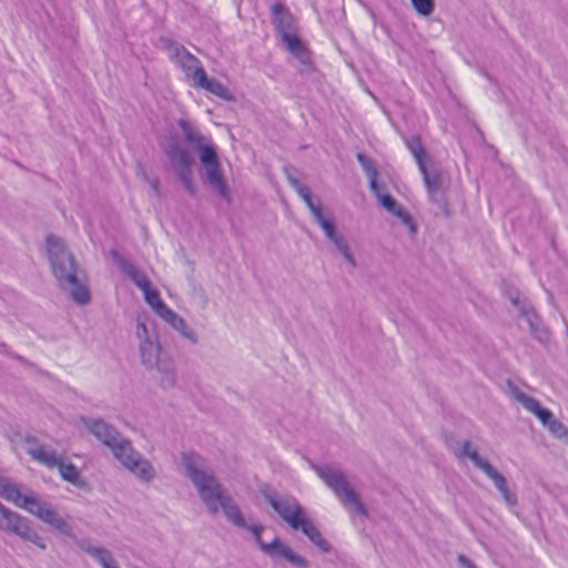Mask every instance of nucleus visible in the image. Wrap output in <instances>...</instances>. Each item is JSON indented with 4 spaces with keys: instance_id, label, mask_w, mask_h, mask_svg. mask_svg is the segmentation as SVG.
<instances>
[{
    "instance_id": "1",
    "label": "nucleus",
    "mask_w": 568,
    "mask_h": 568,
    "mask_svg": "<svg viewBox=\"0 0 568 568\" xmlns=\"http://www.w3.org/2000/svg\"><path fill=\"white\" fill-rule=\"evenodd\" d=\"M182 465L186 477L192 481L201 500L212 515L222 509L234 526L247 527L240 507L233 503L232 497L215 477L214 471L206 466L202 456L195 453H185L182 455Z\"/></svg>"
},
{
    "instance_id": "2",
    "label": "nucleus",
    "mask_w": 568,
    "mask_h": 568,
    "mask_svg": "<svg viewBox=\"0 0 568 568\" xmlns=\"http://www.w3.org/2000/svg\"><path fill=\"white\" fill-rule=\"evenodd\" d=\"M81 422L98 440L111 449L114 458L125 469L134 474L141 481L150 483L154 479L155 469L151 462L143 458L116 428L102 418L81 417Z\"/></svg>"
},
{
    "instance_id": "3",
    "label": "nucleus",
    "mask_w": 568,
    "mask_h": 568,
    "mask_svg": "<svg viewBox=\"0 0 568 568\" xmlns=\"http://www.w3.org/2000/svg\"><path fill=\"white\" fill-rule=\"evenodd\" d=\"M47 251L59 286L69 292L77 304H88L90 292L84 275L78 267L74 257L67 251L64 242L60 237L50 235L47 237Z\"/></svg>"
},
{
    "instance_id": "4",
    "label": "nucleus",
    "mask_w": 568,
    "mask_h": 568,
    "mask_svg": "<svg viewBox=\"0 0 568 568\" xmlns=\"http://www.w3.org/2000/svg\"><path fill=\"white\" fill-rule=\"evenodd\" d=\"M178 125L181 129L186 143L199 151L200 161L205 169L209 185L215 190L221 197L230 202V190L222 174L217 152L214 145L206 143L205 138L199 129L186 119H180L178 121Z\"/></svg>"
},
{
    "instance_id": "5",
    "label": "nucleus",
    "mask_w": 568,
    "mask_h": 568,
    "mask_svg": "<svg viewBox=\"0 0 568 568\" xmlns=\"http://www.w3.org/2000/svg\"><path fill=\"white\" fill-rule=\"evenodd\" d=\"M136 337L142 364L148 369H156L162 388H173L176 384V371L171 356L162 353L155 332H151L144 322L138 321Z\"/></svg>"
},
{
    "instance_id": "6",
    "label": "nucleus",
    "mask_w": 568,
    "mask_h": 568,
    "mask_svg": "<svg viewBox=\"0 0 568 568\" xmlns=\"http://www.w3.org/2000/svg\"><path fill=\"white\" fill-rule=\"evenodd\" d=\"M0 496L38 517L62 535L74 537L70 524L48 501L41 500L34 495H22L18 486L4 477H0Z\"/></svg>"
},
{
    "instance_id": "7",
    "label": "nucleus",
    "mask_w": 568,
    "mask_h": 568,
    "mask_svg": "<svg viewBox=\"0 0 568 568\" xmlns=\"http://www.w3.org/2000/svg\"><path fill=\"white\" fill-rule=\"evenodd\" d=\"M285 175L290 185L304 201L313 219L323 230L326 239L334 245L335 250L345 258V261L355 268L357 265L356 260L349 248L347 240L336 230L334 221L324 215L321 202H315L310 189L302 184L287 169H285Z\"/></svg>"
},
{
    "instance_id": "8",
    "label": "nucleus",
    "mask_w": 568,
    "mask_h": 568,
    "mask_svg": "<svg viewBox=\"0 0 568 568\" xmlns=\"http://www.w3.org/2000/svg\"><path fill=\"white\" fill-rule=\"evenodd\" d=\"M267 501L273 509L285 520L293 529H301L305 536L323 552H328L331 546L322 536L316 526L305 517L304 509L295 499L277 498L273 495L266 496Z\"/></svg>"
},
{
    "instance_id": "9",
    "label": "nucleus",
    "mask_w": 568,
    "mask_h": 568,
    "mask_svg": "<svg viewBox=\"0 0 568 568\" xmlns=\"http://www.w3.org/2000/svg\"><path fill=\"white\" fill-rule=\"evenodd\" d=\"M313 468L344 505L353 507L361 516H367L366 507L339 468L331 465L314 466Z\"/></svg>"
},
{
    "instance_id": "10",
    "label": "nucleus",
    "mask_w": 568,
    "mask_h": 568,
    "mask_svg": "<svg viewBox=\"0 0 568 568\" xmlns=\"http://www.w3.org/2000/svg\"><path fill=\"white\" fill-rule=\"evenodd\" d=\"M273 23L286 49L303 64L311 62L308 51L295 33L293 17L281 3L272 6Z\"/></svg>"
},
{
    "instance_id": "11",
    "label": "nucleus",
    "mask_w": 568,
    "mask_h": 568,
    "mask_svg": "<svg viewBox=\"0 0 568 568\" xmlns=\"http://www.w3.org/2000/svg\"><path fill=\"white\" fill-rule=\"evenodd\" d=\"M26 443L29 445L27 453L32 457V459L49 468L58 467L60 475L64 480L73 485L79 484L80 473L73 464H64L61 456L53 450H48L45 446L38 443L36 437L27 436Z\"/></svg>"
},
{
    "instance_id": "12",
    "label": "nucleus",
    "mask_w": 568,
    "mask_h": 568,
    "mask_svg": "<svg viewBox=\"0 0 568 568\" xmlns=\"http://www.w3.org/2000/svg\"><path fill=\"white\" fill-rule=\"evenodd\" d=\"M0 529L31 542L42 550L47 549L44 539L32 527L30 520L4 505L0 510Z\"/></svg>"
},
{
    "instance_id": "13",
    "label": "nucleus",
    "mask_w": 568,
    "mask_h": 568,
    "mask_svg": "<svg viewBox=\"0 0 568 568\" xmlns=\"http://www.w3.org/2000/svg\"><path fill=\"white\" fill-rule=\"evenodd\" d=\"M253 536L261 548L262 551H264L267 556L271 558H283L286 561H288L291 565L300 567V568H307L308 561L302 557L301 555L295 554L287 545H285L283 541H281L278 538H275L272 542H264L262 540L261 534L263 531V526L261 525H251L246 527Z\"/></svg>"
},
{
    "instance_id": "14",
    "label": "nucleus",
    "mask_w": 568,
    "mask_h": 568,
    "mask_svg": "<svg viewBox=\"0 0 568 568\" xmlns=\"http://www.w3.org/2000/svg\"><path fill=\"white\" fill-rule=\"evenodd\" d=\"M426 186L427 194L432 202L436 203L445 213L448 211L446 185L443 172L437 168L429 169L428 165L419 168Z\"/></svg>"
},
{
    "instance_id": "15",
    "label": "nucleus",
    "mask_w": 568,
    "mask_h": 568,
    "mask_svg": "<svg viewBox=\"0 0 568 568\" xmlns=\"http://www.w3.org/2000/svg\"><path fill=\"white\" fill-rule=\"evenodd\" d=\"M473 458L475 459V466L483 470L485 475L493 480L507 506H517V495L508 487L505 476L497 471L486 459L480 457V455H475Z\"/></svg>"
},
{
    "instance_id": "16",
    "label": "nucleus",
    "mask_w": 568,
    "mask_h": 568,
    "mask_svg": "<svg viewBox=\"0 0 568 568\" xmlns=\"http://www.w3.org/2000/svg\"><path fill=\"white\" fill-rule=\"evenodd\" d=\"M172 58L185 77L193 80L194 85L200 81V72L206 73L202 62L182 45L174 49Z\"/></svg>"
},
{
    "instance_id": "17",
    "label": "nucleus",
    "mask_w": 568,
    "mask_h": 568,
    "mask_svg": "<svg viewBox=\"0 0 568 568\" xmlns=\"http://www.w3.org/2000/svg\"><path fill=\"white\" fill-rule=\"evenodd\" d=\"M516 398L528 412L536 415L545 427H548L555 419L552 413L548 408L542 407L536 398L523 392H518Z\"/></svg>"
},
{
    "instance_id": "18",
    "label": "nucleus",
    "mask_w": 568,
    "mask_h": 568,
    "mask_svg": "<svg viewBox=\"0 0 568 568\" xmlns=\"http://www.w3.org/2000/svg\"><path fill=\"white\" fill-rule=\"evenodd\" d=\"M200 81L196 83V88L204 89L215 97L221 98L227 102L234 101L233 93L219 80L209 79L206 73L200 72Z\"/></svg>"
},
{
    "instance_id": "19",
    "label": "nucleus",
    "mask_w": 568,
    "mask_h": 568,
    "mask_svg": "<svg viewBox=\"0 0 568 568\" xmlns=\"http://www.w3.org/2000/svg\"><path fill=\"white\" fill-rule=\"evenodd\" d=\"M161 318L178 331L183 337L189 339L191 343H197L196 333L186 324V322L179 316L173 310L169 308L161 316Z\"/></svg>"
},
{
    "instance_id": "20",
    "label": "nucleus",
    "mask_w": 568,
    "mask_h": 568,
    "mask_svg": "<svg viewBox=\"0 0 568 568\" xmlns=\"http://www.w3.org/2000/svg\"><path fill=\"white\" fill-rule=\"evenodd\" d=\"M165 152L174 169L191 166V155L179 142L170 143Z\"/></svg>"
},
{
    "instance_id": "21",
    "label": "nucleus",
    "mask_w": 568,
    "mask_h": 568,
    "mask_svg": "<svg viewBox=\"0 0 568 568\" xmlns=\"http://www.w3.org/2000/svg\"><path fill=\"white\" fill-rule=\"evenodd\" d=\"M165 152L174 169L191 166V155L179 142L170 143Z\"/></svg>"
},
{
    "instance_id": "22",
    "label": "nucleus",
    "mask_w": 568,
    "mask_h": 568,
    "mask_svg": "<svg viewBox=\"0 0 568 568\" xmlns=\"http://www.w3.org/2000/svg\"><path fill=\"white\" fill-rule=\"evenodd\" d=\"M165 152L174 169L191 166V155L179 142L170 143Z\"/></svg>"
},
{
    "instance_id": "23",
    "label": "nucleus",
    "mask_w": 568,
    "mask_h": 568,
    "mask_svg": "<svg viewBox=\"0 0 568 568\" xmlns=\"http://www.w3.org/2000/svg\"><path fill=\"white\" fill-rule=\"evenodd\" d=\"M165 152L174 169L191 166V155L179 142L170 143Z\"/></svg>"
},
{
    "instance_id": "24",
    "label": "nucleus",
    "mask_w": 568,
    "mask_h": 568,
    "mask_svg": "<svg viewBox=\"0 0 568 568\" xmlns=\"http://www.w3.org/2000/svg\"><path fill=\"white\" fill-rule=\"evenodd\" d=\"M121 271L132 280V282L141 290L148 288L151 285L149 278L144 273H142L139 268L135 267L129 261L122 260L119 262Z\"/></svg>"
},
{
    "instance_id": "25",
    "label": "nucleus",
    "mask_w": 568,
    "mask_h": 568,
    "mask_svg": "<svg viewBox=\"0 0 568 568\" xmlns=\"http://www.w3.org/2000/svg\"><path fill=\"white\" fill-rule=\"evenodd\" d=\"M406 146L414 156L418 169L427 164L428 156L418 136L407 139Z\"/></svg>"
},
{
    "instance_id": "26",
    "label": "nucleus",
    "mask_w": 568,
    "mask_h": 568,
    "mask_svg": "<svg viewBox=\"0 0 568 568\" xmlns=\"http://www.w3.org/2000/svg\"><path fill=\"white\" fill-rule=\"evenodd\" d=\"M144 294L145 302L154 310V312L161 317L165 311L170 307L162 301L159 292L153 290L151 285L148 288L142 290Z\"/></svg>"
},
{
    "instance_id": "27",
    "label": "nucleus",
    "mask_w": 568,
    "mask_h": 568,
    "mask_svg": "<svg viewBox=\"0 0 568 568\" xmlns=\"http://www.w3.org/2000/svg\"><path fill=\"white\" fill-rule=\"evenodd\" d=\"M175 170L184 190L191 195L195 194V186L192 181L191 166H184Z\"/></svg>"
},
{
    "instance_id": "28",
    "label": "nucleus",
    "mask_w": 568,
    "mask_h": 568,
    "mask_svg": "<svg viewBox=\"0 0 568 568\" xmlns=\"http://www.w3.org/2000/svg\"><path fill=\"white\" fill-rule=\"evenodd\" d=\"M390 213L400 219V221L408 226L410 234L416 233V225L413 217L402 205L398 204Z\"/></svg>"
},
{
    "instance_id": "29",
    "label": "nucleus",
    "mask_w": 568,
    "mask_h": 568,
    "mask_svg": "<svg viewBox=\"0 0 568 568\" xmlns=\"http://www.w3.org/2000/svg\"><path fill=\"white\" fill-rule=\"evenodd\" d=\"M390 213L400 219V221L408 226L410 234L416 233V225L413 217L402 205L398 204Z\"/></svg>"
},
{
    "instance_id": "30",
    "label": "nucleus",
    "mask_w": 568,
    "mask_h": 568,
    "mask_svg": "<svg viewBox=\"0 0 568 568\" xmlns=\"http://www.w3.org/2000/svg\"><path fill=\"white\" fill-rule=\"evenodd\" d=\"M415 11L423 17H427L433 13L435 9L434 0H410Z\"/></svg>"
},
{
    "instance_id": "31",
    "label": "nucleus",
    "mask_w": 568,
    "mask_h": 568,
    "mask_svg": "<svg viewBox=\"0 0 568 568\" xmlns=\"http://www.w3.org/2000/svg\"><path fill=\"white\" fill-rule=\"evenodd\" d=\"M547 428L556 438L568 444V428L559 419L555 418Z\"/></svg>"
},
{
    "instance_id": "32",
    "label": "nucleus",
    "mask_w": 568,
    "mask_h": 568,
    "mask_svg": "<svg viewBox=\"0 0 568 568\" xmlns=\"http://www.w3.org/2000/svg\"><path fill=\"white\" fill-rule=\"evenodd\" d=\"M356 158L367 176L378 174L376 166L367 155L364 153H357Z\"/></svg>"
},
{
    "instance_id": "33",
    "label": "nucleus",
    "mask_w": 568,
    "mask_h": 568,
    "mask_svg": "<svg viewBox=\"0 0 568 568\" xmlns=\"http://www.w3.org/2000/svg\"><path fill=\"white\" fill-rule=\"evenodd\" d=\"M378 201L383 207H385L388 212H392L395 210V207L398 205L396 200L389 195V194H382L378 197Z\"/></svg>"
},
{
    "instance_id": "34",
    "label": "nucleus",
    "mask_w": 568,
    "mask_h": 568,
    "mask_svg": "<svg viewBox=\"0 0 568 568\" xmlns=\"http://www.w3.org/2000/svg\"><path fill=\"white\" fill-rule=\"evenodd\" d=\"M378 174L368 175L369 179V189L378 199L383 193L381 192L382 187L377 182Z\"/></svg>"
},
{
    "instance_id": "35",
    "label": "nucleus",
    "mask_w": 568,
    "mask_h": 568,
    "mask_svg": "<svg viewBox=\"0 0 568 568\" xmlns=\"http://www.w3.org/2000/svg\"><path fill=\"white\" fill-rule=\"evenodd\" d=\"M144 180L149 183L154 194L159 197L161 195L160 193V182L156 178H151L144 174Z\"/></svg>"
},
{
    "instance_id": "36",
    "label": "nucleus",
    "mask_w": 568,
    "mask_h": 568,
    "mask_svg": "<svg viewBox=\"0 0 568 568\" xmlns=\"http://www.w3.org/2000/svg\"><path fill=\"white\" fill-rule=\"evenodd\" d=\"M460 455L469 457L470 460L475 464V459L473 458V456L479 455V454L476 450L470 448V443L469 442H465L463 444Z\"/></svg>"
},
{
    "instance_id": "37",
    "label": "nucleus",
    "mask_w": 568,
    "mask_h": 568,
    "mask_svg": "<svg viewBox=\"0 0 568 568\" xmlns=\"http://www.w3.org/2000/svg\"><path fill=\"white\" fill-rule=\"evenodd\" d=\"M457 564L459 568H477L468 557L462 554L457 556Z\"/></svg>"
},
{
    "instance_id": "38",
    "label": "nucleus",
    "mask_w": 568,
    "mask_h": 568,
    "mask_svg": "<svg viewBox=\"0 0 568 568\" xmlns=\"http://www.w3.org/2000/svg\"><path fill=\"white\" fill-rule=\"evenodd\" d=\"M525 316H526V320H527V322H528V324H529L530 328H531L532 331H535V329H536L537 322H538V316H537L535 313H532V312H527V313H525Z\"/></svg>"
},
{
    "instance_id": "39",
    "label": "nucleus",
    "mask_w": 568,
    "mask_h": 568,
    "mask_svg": "<svg viewBox=\"0 0 568 568\" xmlns=\"http://www.w3.org/2000/svg\"><path fill=\"white\" fill-rule=\"evenodd\" d=\"M510 300H511V303H513L514 305H518V302H519V296H518V294H516L515 296H511V297H510Z\"/></svg>"
}]
</instances>
